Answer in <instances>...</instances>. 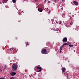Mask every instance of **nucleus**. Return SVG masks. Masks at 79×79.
<instances>
[{
    "mask_svg": "<svg viewBox=\"0 0 79 79\" xmlns=\"http://www.w3.org/2000/svg\"><path fill=\"white\" fill-rule=\"evenodd\" d=\"M41 52L42 54H47V52L46 51V49H43Z\"/></svg>",
    "mask_w": 79,
    "mask_h": 79,
    "instance_id": "obj_2",
    "label": "nucleus"
},
{
    "mask_svg": "<svg viewBox=\"0 0 79 79\" xmlns=\"http://www.w3.org/2000/svg\"><path fill=\"white\" fill-rule=\"evenodd\" d=\"M15 74H16V73L14 72L10 73V75H11V76H15Z\"/></svg>",
    "mask_w": 79,
    "mask_h": 79,
    "instance_id": "obj_5",
    "label": "nucleus"
},
{
    "mask_svg": "<svg viewBox=\"0 0 79 79\" xmlns=\"http://www.w3.org/2000/svg\"><path fill=\"white\" fill-rule=\"evenodd\" d=\"M10 79H14V77H11L10 78Z\"/></svg>",
    "mask_w": 79,
    "mask_h": 79,
    "instance_id": "obj_18",
    "label": "nucleus"
},
{
    "mask_svg": "<svg viewBox=\"0 0 79 79\" xmlns=\"http://www.w3.org/2000/svg\"><path fill=\"white\" fill-rule=\"evenodd\" d=\"M26 45H28V43H27V44H26Z\"/></svg>",
    "mask_w": 79,
    "mask_h": 79,
    "instance_id": "obj_23",
    "label": "nucleus"
},
{
    "mask_svg": "<svg viewBox=\"0 0 79 79\" xmlns=\"http://www.w3.org/2000/svg\"><path fill=\"white\" fill-rule=\"evenodd\" d=\"M3 1L4 3H6V2H7V1H8V0H3Z\"/></svg>",
    "mask_w": 79,
    "mask_h": 79,
    "instance_id": "obj_11",
    "label": "nucleus"
},
{
    "mask_svg": "<svg viewBox=\"0 0 79 79\" xmlns=\"http://www.w3.org/2000/svg\"><path fill=\"white\" fill-rule=\"evenodd\" d=\"M38 11H40V12H42V10L40 8H39L38 9Z\"/></svg>",
    "mask_w": 79,
    "mask_h": 79,
    "instance_id": "obj_8",
    "label": "nucleus"
},
{
    "mask_svg": "<svg viewBox=\"0 0 79 79\" xmlns=\"http://www.w3.org/2000/svg\"><path fill=\"white\" fill-rule=\"evenodd\" d=\"M74 52H76V50H74Z\"/></svg>",
    "mask_w": 79,
    "mask_h": 79,
    "instance_id": "obj_24",
    "label": "nucleus"
},
{
    "mask_svg": "<svg viewBox=\"0 0 79 79\" xmlns=\"http://www.w3.org/2000/svg\"><path fill=\"white\" fill-rule=\"evenodd\" d=\"M50 1H48V3H50Z\"/></svg>",
    "mask_w": 79,
    "mask_h": 79,
    "instance_id": "obj_25",
    "label": "nucleus"
},
{
    "mask_svg": "<svg viewBox=\"0 0 79 79\" xmlns=\"http://www.w3.org/2000/svg\"><path fill=\"white\" fill-rule=\"evenodd\" d=\"M36 69H40V70L37 71V72H40V71H41V69H42V68H41V67H37Z\"/></svg>",
    "mask_w": 79,
    "mask_h": 79,
    "instance_id": "obj_4",
    "label": "nucleus"
},
{
    "mask_svg": "<svg viewBox=\"0 0 79 79\" xmlns=\"http://www.w3.org/2000/svg\"><path fill=\"white\" fill-rule=\"evenodd\" d=\"M62 73H64V71H65V70H66V68H62Z\"/></svg>",
    "mask_w": 79,
    "mask_h": 79,
    "instance_id": "obj_6",
    "label": "nucleus"
},
{
    "mask_svg": "<svg viewBox=\"0 0 79 79\" xmlns=\"http://www.w3.org/2000/svg\"><path fill=\"white\" fill-rule=\"evenodd\" d=\"M67 45V43H65V44H64L62 45V46H63V45Z\"/></svg>",
    "mask_w": 79,
    "mask_h": 79,
    "instance_id": "obj_17",
    "label": "nucleus"
},
{
    "mask_svg": "<svg viewBox=\"0 0 79 79\" xmlns=\"http://www.w3.org/2000/svg\"><path fill=\"white\" fill-rule=\"evenodd\" d=\"M0 71L1 72L2 71V69H0Z\"/></svg>",
    "mask_w": 79,
    "mask_h": 79,
    "instance_id": "obj_21",
    "label": "nucleus"
},
{
    "mask_svg": "<svg viewBox=\"0 0 79 79\" xmlns=\"http://www.w3.org/2000/svg\"><path fill=\"white\" fill-rule=\"evenodd\" d=\"M62 1H64V0H62Z\"/></svg>",
    "mask_w": 79,
    "mask_h": 79,
    "instance_id": "obj_28",
    "label": "nucleus"
},
{
    "mask_svg": "<svg viewBox=\"0 0 79 79\" xmlns=\"http://www.w3.org/2000/svg\"><path fill=\"white\" fill-rule=\"evenodd\" d=\"M73 24V21H72L71 23H70V25H72V24Z\"/></svg>",
    "mask_w": 79,
    "mask_h": 79,
    "instance_id": "obj_15",
    "label": "nucleus"
},
{
    "mask_svg": "<svg viewBox=\"0 0 79 79\" xmlns=\"http://www.w3.org/2000/svg\"><path fill=\"white\" fill-rule=\"evenodd\" d=\"M12 1L13 3H16V0H12Z\"/></svg>",
    "mask_w": 79,
    "mask_h": 79,
    "instance_id": "obj_10",
    "label": "nucleus"
},
{
    "mask_svg": "<svg viewBox=\"0 0 79 79\" xmlns=\"http://www.w3.org/2000/svg\"><path fill=\"white\" fill-rule=\"evenodd\" d=\"M62 41L63 42H67V38L65 37L64 38Z\"/></svg>",
    "mask_w": 79,
    "mask_h": 79,
    "instance_id": "obj_3",
    "label": "nucleus"
},
{
    "mask_svg": "<svg viewBox=\"0 0 79 79\" xmlns=\"http://www.w3.org/2000/svg\"><path fill=\"white\" fill-rule=\"evenodd\" d=\"M0 79H5V78L4 77L0 78Z\"/></svg>",
    "mask_w": 79,
    "mask_h": 79,
    "instance_id": "obj_16",
    "label": "nucleus"
},
{
    "mask_svg": "<svg viewBox=\"0 0 79 79\" xmlns=\"http://www.w3.org/2000/svg\"><path fill=\"white\" fill-rule=\"evenodd\" d=\"M64 74L65 76H67L68 75V73H64Z\"/></svg>",
    "mask_w": 79,
    "mask_h": 79,
    "instance_id": "obj_13",
    "label": "nucleus"
},
{
    "mask_svg": "<svg viewBox=\"0 0 79 79\" xmlns=\"http://www.w3.org/2000/svg\"><path fill=\"white\" fill-rule=\"evenodd\" d=\"M69 46H70V47H73V44H72V45L70 44V45H69Z\"/></svg>",
    "mask_w": 79,
    "mask_h": 79,
    "instance_id": "obj_12",
    "label": "nucleus"
},
{
    "mask_svg": "<svg viewBox=\"0 0 79 79\" xmlns=\"http://www.w3.org/2000/svg\"><path fill=\"white\" fill-rule=\"evenodd\" d=\"M47 2L46 0H45L44 1V3H46V2Z\"/></svg>",
    "mask_w": 79,
    "mask_h": 79,
    "instance_id": "obj_19",
    "label": "nucleus"
},
{
    "mask_svg": "<svg viewBox=\"0 0 79 79\" xmlns=\"http://www.w3.org/2000/svg\"><path fill=\"white\" fill-rule=\"evenodd\" d=\"M4 67H5V68H3V69H4V70H5V69H6V65H5V66H4Z\"/></svg>",
    "mask_w": 79,
    "mask_h": 79,
    "instance_id": "obj_14",
    "label": "nucleus"
},
{
    "mask_svg": "<svg viewBox=\"0 0 79 79\" xmlns=\"http://www.w3.org/2000/svg\"><path fill=\"white\" fill-rule=\"evenodd\" d=\"M73 3H74L75 5H78V3L76 1H73Z\"/></svg>",
    "mask_w": 79,
    "mask_h": 79,
    "instance_id": "obj_7",
    "label": "nucleus"
},
{
    "mask_svg": "<svg viewBox=\"0 0 79 79\" xmlns=\"http://www.w3.org/2000/svg\"><path fill=\"white\" fill-rule=\"evenodd\" d=\"M56 22L57 23H58V22H57V21L56 20Z\"/></svg>",
    "mask_w": 79,
    "mask_h": 79,
    "instance_id": "obj_22",
    "label": "nucleus"
},
{
    "mask_svg": "<svg viewBox=\"0 0 79 79\" xmlns=\"http://www.w3.org/2000/svg\"><path fill=\"white\" fill-rule=\"evenodd\" d=\"M61 10H63V8H62Z\"/></svg>",
    "mask_w": 79,
    "mask_h": 79,
    "instance_id": "obj_26",
    "label": "nucleus"
},
{
    "mask_svg": "<svg viewBox=\"0 0 79 79\" xmlns=\"http://www.w3.org/2000/svg\"><path fill=\"white\" fill-rule=\"evenodd\" d=\"M59 24H61V22H60V23H59Z\"/></svg>",
    "mask_w": 79,
    "mask_h": 79,
    "instance_id": "obj_20",
    "label": "nucleus"
},
{
    "mask_svg": "<svg viewBox=\"0 0 79 79\" xmlns=\"http://www.w3.org/2000/svg\"><path fill=\"white\" fill-rule=\"evenodd\" d=\"M56 0L54 1V2H56Z\"/></svg>",
    "mask_w": 79,
    "mask_h": 79,
    "instance_id": "obj_27",
    "label": "nucleus"
},
{
    "mask_svg": "<svg viewBox=\"0 0 79 79\" xmlns=\"http://www.w3.org/2000/svg\"><path fill=\"white\" fill-rule=\"evenodd\" d=\"M63 46H62V47H60V52H61V51L62 50V49H63Z\"/></svg>",
    "mask_w": 79,
    "mask_h": 79,
    "instance_id": "obj_9",
    "label": "nucleus"
},
{
    "mask_svg": "<svg viewBox=\"0 0 79 79\" xmlns=\"http://www.w3.org/2000/svg\"><path fill=\"white\" fill-rule=\"evenodd\" d=\"M12 67L13 70H16V69H17L18 66H17V65H16V64H13Z\"/></svg>",
    "mask_w": 79,
    "mask_h": 79,
    "instance_id": "obj_1",
    "label": "nucleus"
}]
</instances>
